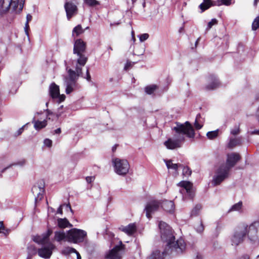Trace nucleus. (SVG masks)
Here are the masks:
<instances>
[{"instance_id": "58", "label": "nucleus", "mask_w": 259, "mask_h": 259, "mask_svg": "<svg viewBox=\"0 0 259 259\" xmlns=\"http://www.w3.org/2000/svg\"><path fill=\"white\" fill-rule=\"evenodd\" d=\"M132 39H133V41L134 42L136 40V38L135 37L134 31L133 30H132Z\"/></svg>"}, {"instance_id": "17", "label": "nucleus", "mask_w": 259, "mask_h": 259, "mask_svg": "<svg viewBox=\"0 0 259 259\" xmlns=\"http://www.w3.org/2000/svg\"><path fill=\"white\" fill-rule=\"evenodd\" d=\"M178 186L183 188V189L180 190L181 193L186 191L190 198L191 199L193 198L194 195L192 190V185L190 182L188 181H181L178 184Z\"/></svg>"}, {"instance_id": "23", "label": "nucleus", "mask_w": 259, "mask_h": 259, "mask_svg": "<svg viewBox=\"0 0 259 259\" xmlns=\"http://www.w3.org/2000/svg\"><path fill=\"white\" fill-rule=\"evenodd\" d=\"M32 122L34 123V127L36 130L43 128L47 125L46 120H44L43 121L35 120V117H34L33 118Z\"/></svg>"}, {"instance_id": "56", "label": "nucleus", "mask_w": 259, "mask_h": 259, "mask_svg": "<svg viewBox=\"0 0 259 259\" xmlns=\"http://www.w3.org/2000/svg\"><path fill=\"white\" fill-rule=\"evenodd\" d=\"M74 253H75L76 254L77 259H81V257L80 254L76 250V252H74Z\"/></svg>"}, {"instance_id": "45", "label": "nucleus", "mask_w": 259, "mask_h": 259, "mask_svg": "<svg viewBox=\"0 0 259 259\" xmlns=\"http://www.w3.org/2000/svg\"><path fill=\"white\" fill-rule=\"evenodd\" d=\"M85 180L88 183H91L94 181L95 177H87Z\"/></svg>"}, {"instance_id": "19", "label": "nucleus", "mask_w": 259, "mask_h": 259, "mask_svg": "<svg viewBox=\"0 0 259 259\" xmlns=\"http://www.w3.org/2000/svg\"><path fill=\"white\" fill-rule=\"evenodd\" d=\"M121 249V246H116L107 254L106 258L107 259H120L122 256Z\"/></svg>"}, {"instance_id": "49", "label": "nucleus", "mask_w": 259, "mask_h": 259, "mask_svg": "<svg viewBox=\"0 0 259 259\" xmlns=\"http://www.w3.org/2000/svg\"><path fill=\"white\" fill-rule=\"evenodd\" d=\"M87 76L86 77H84V78H86V79L88 80V81H90L91 80V76L90 75V73H89V70L87 69Z\"/></svg>"}, {"instance_id": "35", "label": "nucleus", "mask_w": 259, "mask_h": 259, "mask_svg": "<svg viewBox=\"0 0 259 259\" xmlns=\"http://www.w3.org/2000/svg\"><path fill=\"white\" fill-rule=\"evenodd\" d=\"M32 16L28 14L26 16V22L25 25V31L26 34V35H28V29H29V22L32 20Z\"/></svg>"}, {"instance_id": "1", "label": "nucleus", "mask_w": 259, "mask_h": 259, "mask_svg": "<svg viewBox=\"0 0 259 259\" xmlns=\"http://www.w3.org/2000/svg\"><path fill=\"white\" fill-rule=\"evenodd\" d=\"M86 49L85 43L81 39L76 40L74 44L73 54L78 57L76 62L75 70L66 68L67 75L64 76V84L65 86V92L69 94L77 88L76 81L78 78L82 74V67L87 62L88 58L84 53Z\"/></svg>"}, {"instance_id": "6", "label": "nucleus", "mask_w": 259, "mask_h": 259, "mask_svg": "<svg viewBox=\"0 0 259 259\" xmlns=\"http://www.w3.org/2000/svg\"><path fill=\"white\" fill-rule=\"evenodd\" d=\"M247 231V225H243L236 229L231 238L232 245L236 246L242 243L246 235Z\"/></svg>"}, {"instance_id": "15", "label": "nucleus", "mask_w": 259, "mask_h": 259, "mask_svg": "<svg viewBox=\"0 0 259 259\" xmlns=\"http://www.w3.org/2000/svg\"><path fill=\"white\" fill-rule=\"evenodd\" d=\"M54 248L55 246L53 244L49 243L47 246L38 249V254L41 257L49 258L52 254V250Z\"/></svg>"}, {"instance_id": "4", "label": "nucleus", "mask_w": 259, "mask_h": 259, "mask_svg": "<svg viewBox=\"0 0 259 259\" xmlns=\"http://www.w3.org/2000/svg\"><path fill=\"white\" fill-rule=\"evenodd\" d=\"M25 0H0V14H3L10 10L17 13L22 11Z\"/></svg>"}, {"instance_id": "18", "label": "nucleus", "mask_w": 259, "mask_h": 259, "mask_svg": "<svg viewBox=\"0 0 259 259\" xmlns=\"http://www.w3.org/2000/svg\"><path fill=\"white\" fill-rule=\"evenodd\" d=\"M208 84L205 86L207 91L213 90L220 86L219 79L214 75H210L208 78Z\"/></svg>"}, {"instance_id": "41", "label": "nucleus", "mask_w": 259, "mask_h": 259, "mask_svg": "<svg viewBox=\"0 0 259 259\" xmlns=\"http://www.w3.org/2000/svg\"><path fill=\"white\" fill-rule=\"evenodd\" d=\"M240 133V128L239 125H236L231 130V134L233 135H237Z\"/></svg>"}, {"instance_id": "53", "label": "nucleus", "mask_w": 259, "mask_h": 259, "mask_svg": "<svg viewBox=\"0 0 259 259\" xmlns=\"http://www.w3.org/2000/svg\"><path fill=\"white\" fill-rule=\"evenodd\" d=\"M63 205H65V204H64ZM65 206H66L67 209H68L71 212H72V208L71 207V206H70V204L69 203H68V204H65Z\"/></svg>"}, {"instance_id": "14", "label": "nucleus", "mask_w": 259, "mask_h": 259, "mask_svg": "<svg viewBox=\"0 0 259 259\" xmlns=\"http://www.w3.org/2000/svg\"><path fill=\"white\" fill-rule=\"evenodd\" d=\"M76 4L77 3L72 2H65L64 8L68 20H70L71 18L77 13L78 9Z\"/></svg>"}, {"instance_id": "32", "label": "nucleus", "mask_w": 259, "mask_h": 259, "mask_svg": "<svg viewBox=\"0 0 259 259\" xmlns=\"http://www.w3.org/2000/svg\"><path fill=\"white\" fill-rule=\"evenodd\" d=\"M84 3L89 7H94L100 5L99 2L96 0H83Z\"/></svg>"}, {"instance_id": "60", "label": "nucleus", "mask_w": 259, "mask_h": 259, "mask_svg": "<svg viewBox=\"0 0 259 259\" xmlns=\"http://www.w3.org/2000/svg\"><path fill=\"white\" fill-rule=\"evenodd\" d=\"M242 259H250V257L248 255H245L242 256Z\"/></svg>"}, {"instance_id": "48", "label": "nucleus", "mask_w": 259, "mask_h": 259, "mask_svg": "<svg viewBox=\"0 0 259 259\" xmlns=\"http://www.w3.org/2000/svg\"><path fill=\"white\" fill-rule=\"evenodd\" d=\"M249 133L250 135H259V129L250 131Z\"/></svg>"}, {"instance_id": "59", "label": "nucleus", "mask_w": 259, "mask_h": 259, "mask_svg": "<svg viewBox=\"0 0 259 259\" xmlns=\"http://www.w3.org/2000/svg\"><path fill=\"white\" fill-rule=\"evenodd\" d=\"M256 116L257 117L258 121L259 122V106H258V107L257 111H256Z\"/></svg>"}, {"instance_id": "11", "label": "nucleus", "mask_w": 259, "mask_h": 259, "mask_svg": "<svg viewBox=\"0 0 259 259\" xmlns=\"http://www.w3.org/2000/svg\"><path fill=\"white\" fill-rule=\"evenodd\" d=\"M161 205V201L152 200L147 202L144 210L146 211V215L148 219L151 218V215L158 211Z\"/></svg>"}, {"instance_id": "22", "label": "nucleus", "mask_w": 259, "mask_h": 259, "mask_svg": "<svg viewBox=\"0 0 259 259\" xmlns=\"http://www.w3.org/2000/svg\"><path fill=\"white\" fill-rule=\"evenodd\" d=\"M160 207H162L165 211L171 212L174 210L175 204L172 201L164 200L161 201Z\"/></svg>"}, {"instance_id": "30", "label": "nucleus", "mask_w": 259, "mask_h": 259, "mask_svg": "<svg viewBox=\"0 0 259 259\" xmlns=\"http://www.w3.org/2000/svg\"><path fill=\"white\" fill-rule=\"evenodd\" d=\"M242 207V201H239L237 203H235L229 210V212L231 211H238L241 209Z\"/></svg>"}, {"instance_id": "42", "label": "nucleus", "mask_w": 259, "mask_h": 259, "mask_svg": "<svg viewBox=\"0 0 259 259\" xmlns=\"http://www.w3.org/2000/svg\"><path fill=\"white\" fill-rule=\"evenodd\" d=\"M139 39L141 42H143L147 40L149 37V34L148 33H144L139 36Z\"/></svg>"}, {"instance_id": "36", "label": "nucleus", "mask_w": 259, "mask_h": 259, "mask_svg": "<svg viewBox=\"0 0 259 259\" xmlns=\"http://www.w3.org/2000/svg\"><path fill=\"white\" fill-rule=\"evenodd\" d=\"M157 89L156 85L153 84L151 85L147 86L145 88V90L147 94H152Z\"/></svg>"}, {"instance_id": "61", "label": "nucleus", "mask_w": 259, "mask_h": 259, "mask_svg": "<svg viewBox=\"0 0 259 259\" xmlns=\"http://www.w3.org/2000/svg\"><path fill=\"white\" fill-rule=\"evenodd\" d=\"M72 2L73 3H76V0H66V2Z\"/></svg>"}, {"instance_id": "31", "label": "nucleus", "mask_w": 259, "mask_h": 259, "mask_svg": "<svg viewBox=\"0 0 259 259\" xmlns=\"http://www.w3.org/2000/svg\"><path fill=\"white\" fill-rule=\"evenodd\" d=\"M219 130H217L213 131L208 132L206 134V136L209 140H213L219 136Z\"/></svg>"}, {"instance_id": "39", "label": "nucleus", "mask_w": 259, "mask_h": 259, "mask_svg": "<svg viewBox=\"0 0 259 259\" xmlns=\"http://www.w3.org/2000/svg\"><path fill=\"white\" fill-rule=\"evenodd\" d=\"M218 21L217 19L214 18L208 23L207 26L206 30L207 31L209 30L213 25L218 24Z\"/></svg>"}, {"instance_id": "12", "label": "nucleus", "mask_w": 259, "mask_h": 259, "mask_svg": "<svg viewBox=\"0 0 259 259\" xmlns=\"http://www.w3.org/2000/svg\"><path fill=\"white\" fill-rule=\"evenodd\" d=\"M232 0H217L212 1L211 0H203V2L199 5L200 9L202 12L208 9L211 6H230L231 4Z\"/></svg>"}, {"instance_id": "29", "label": "nucleus", "mask_w": 259, "mask_h": 259, "mask_svg": "<svg viewBox=\"0 0 259 259\" xmlns=\"http://www.w3.org/2000/svg\"><path fill=\"white\" fill-rule=\"evenodd\" d=\"M166 165L168 169H173L177 170L179 167H182V165L179 163H172L171 160L166 161Z\"/></svg>"}, {"instance_id": "16", "label": "nucleus", "mask_w": 259, "mask_h": 259, "mask_svg": "<svg viewBox=\"0 0 259 259\" xmlns=\"http://www.w3.org/2000/svg\"><path fill=\"white\" fill-rule=\"evenodd\" d=\"M240 159V156L237 153H231L227 155L226 164L225 165L229 168V171Z\"/></svg>"}, {"instance_id": "7", "label": "nucleus", "mask_w": 259, "mask_h": 259, "mask_svg": "<svg viewBox=\"0 0 259 259\" xmlns=\"http://www.w3.org/2000/svg\"><path fill=\"white\" fill-rule=\"evenodd\" d=\"M112 162L117 174L125 176L128 172L130 166L127 160L116 158L113 159Z\"/></svg>"}, {"instance_id": "37", "label": "nucleus", "mask_w": 259, "mask_h": 259, "mask_svg": "<svg viewBox=\"0 0 259 259\" xmlns=\"http://www.w3.org/2000/svg\"><path fill=\"white\" fill-rule=\"evenodd\" d=\"M259 27V16L256 17L252 23V29L256 30Z\"/></svg>"}, {"instance_id": "51", "label": "nucleus", "mask_w": 259, "mask_h": 259, "mask_svg": "<svg viewBox=\"0 0 259 259\" xmlns=\"http://www.w3.org/2000/svg\"><path fill=\"white\" fill-rule=\"evenodd\" d=\"M23 130H24L23 127L20 128L17 132V136L21 135L22 134V133L23 132Z\"/></svg>"}, {"instance_id": "25", "label": "nucleus", "mask_w": 259, "mask_h": 259, "mask_svg": "<svg viewBox=\"0 0 259 259\" xmlns=\"http://www.w3.org/2000/svg\"><path fill=\"white\" fill-rule=\"evenodd\" d=\"M241 139L240 138H231L228 143V147L232 148L236 146L241 145Z\"/></svg>"}, {"instance_id": "40", "label": "nucleus", "mask_w": 259, "mask_h": 259, "mask_svg": "<svg viewBox=\"0 0 259 259\" xmlns=\"http://www.w3.org/2000/svg\"><path fill=\"white\" fill-rule=\"evenodd\" d=\"M195 228L196 231L198 233H201L204 230V226L202 221H201L199 224L195 225Z\"/></svg>"}, {"instance_id": "57", "label": "nucleus", "mask_w": 259, "mask_h": 259, "mask_svg": "<svg viewBox=\"0 0 259 259\" xmlns=\"http://www.w3.org/2000/svg\"><path fill=\"white\" fill-rule=\"evenodd\" d=\"M61 130L60 128H58L57 129H56L55 131V134H59L61 133Z\"/></svg>"}, {"instance_id": "3", "label": "nucleus", "mask_w": 259, "mask_h": 259, "mask_svg": "<svg viewBox=\"0 0 259 259\" xmlns=\"http://www.w3.org/2000/svg\"><path fill=\"white\" fill-rule=\"evenodd\" d=\"M175 124L176 126L172 128L175 132L174 137L168 138L163 143L170 150L181 147L185 141V137L194 138L195 135L194 130L189 121H186L184 123L177 122Z\"/></svg>"}, {"instance_id": "46", "label": "nucleus", "mask_w": 259, "mask_h": 259, "mask_svg": "<svg viewBox=\"0 0 259 259\" xmlns=\"http://www.w3.org/2000/svg\"><path fill=\"white\" fill-rule=\"evenodd\" d=\"M46 111H47V118L49 119H51V116L54 115V113L52 112H51L49 109H47Z\"/></svg>"}, {"instance_id": "9", "label": "nucleus", "mask_w": 259, "mask_h": 259, "mask_svg": "<svg viewBox=\"0 0 259 259\" xmlns=\"http://www.w3.org/2000/svg\"><path fill=\"white\" fill-rule=\"evenodd\" d=\"M246 234L251 243L259 245V223L254 222L247 226Z\"/></svg>"}, {"instance_id": "10", "label": "nucleus", "mask_w": 259, "mask_h": 259, "mask_svg": "<svg viewBox=\"0 0 259 259\" xmlns=\"http://www.w3.org/2000/svg\"><path fill=\"white\" fill-rule=\"evenodd\" d=\"M32 193L35 197V202L40 201L45 193V182L43 180L38 181L32 187Z\"/></svg>"}, {"instance_id": "8", "label": "nucleus", "mask_w": 259, "mask_h": 259, "mask_svg": "<svg viewBox=\"0 0 259 259\" xmlns=\"http://www.w3.org/2000/svg\"><path fill=\"white\" fill-rule=\"evenodd\" d=\"M229 168L225 164L221 165L213 177L212 184L215 186L220 185L229 175Z\"/></svg>"}, {"instance_id": "54", "label": "nucleus", "mask_w": 259, "mask_h": 259, "mask_svg": "<svg viewBox=\"0 0 259 259\" xmlns=\"http://www.w3.org/2000/svg\"><path fill=\"white\" fill-rule=\"evenodd\" d=\"M254 99L255 100L258 101L259 100V91L257 92L254 96Z\"/></svg>"}, {"instance_id": "62", "label": "nucleus", "mask_w": 259, "mask_h": 259, "mask_svg": "<svg viewBox=\"0 0 259 259\" xmlns=\"http://www.w3.org/2000/svg\"><path fill=\"white\" fill-rule=\"evenodd\" d=\"M258 0H254V5L256 6L257 4Z\"/></svg>"}, {"instance_id": "13", "label": "nucleus", "mask_w": 259, "mask_h": 259, "mask_svg": "<svg viewBox=\"0 0 259 259\" xmlns=\"http://www.w3.org/2000/svg\"><path fill=\"white\" fill-rule=\"evenodd\" d=\"M50 94L51 97L58 103L63 101L65 99L64 95L60 94L59 87L55 83H51L50 86Z\"/></svg>"}, {"instance_id": "38", "label": "nucleus", "mask_w": 259, "mask_h": 259, "mask_svg": "<svg viewBox=\"0 0 259 259\" xmlns=\"http://www.w3.org/2000/svg\"><path fill=\"white\" fill-rule=\"evenodd\" d=\"M181 167L183 168V175L184 176L188 177L191 175L192 171L189 167L187 166H184L183 165Z\"/></svg>"}, {"instance_id": "26", "label": "nucleus", "mask_w": 259, "mask_h": 259, "mask_svg": "<svg viewBox=\"0 0 259 259\" xmlns=\"http://www.w3.org/2000/svg\"><path fill=\"white\" fill-rule=\"evenodd\" d=\"M55 239L58 242L67 239V234L64 231H56L55 233Z\"/></svg>"}, {"instance_id": "64", "label": "nucleus", "mask_w": 259, "mask_h": 259, "mask_svg": "<svg viewBox=\"0 0 259 259\" xmlns=\"http://www.w3.org/2000/svg\"><path fill=\"white\" fill-rule=\"evenodd\" d=\"M199 39H200V38H198L197 39V40H196V42H195V45H197V44H198V41H199Z\"/></svg>"}, {"instance_id": "27", "label": "nucleus", "mask_w": 259, "mask_h": 259, "mask_svg": "<svg viewBox=\"0 0 259 259\" xmlns=\"http://www.w3.org/2000/svg\"><path fill=\"white\" fill-rule=\"evenodd\" d=\"M203 119H202L200 114H198L196 117L194 126L197 130H200L203 126Z\"/></svg>"}, {"instance_id": "52", "label": "nucleus", "mask_w": 259, "mask_h": 259, "mask_svg": "<svg viewBox=\"0 0 259 259\" xmlns=\"http://www.w3.org/2000/svg\"><path fill=\"white\" fill-rule=\"evenodd\" d=\"M62 206L63 205H61L58 209L57 210V213H60L61 214H62L63 213V210H62Z\"/></svg>"}, {"instance_id": "28", "label": "nucleus", "mask_w": 259, "mask_h": 259, "mask_svg": "<svg viewBox=\"0 0 259 259\" xmlns=\"http://www.w3.org/2000/svg\"><path fill=\"white\" fill-rule=\"evenodd\" d=\"M84 30L82 29L81 25H78L75 27L72 30V35L73 36H78L80 34L84 32Z\"/></svg>"}, {"instance_id": "55", "label": "nucleus", "mask_w": 259, "mask_h": 259, "mask_svg": "<svg viewBox=\"0 0 259 259\" xmlns=\"http://www.w3.org/2000/svg\"><path fill=\"white\" fill-rule=\"evenodd\" d=\"M5 228L3 222H0V233L2 230H4Z\"/></svg>"}, {"instance_id": "47", "label": "nucleus", "mask_w": 259, "mask_h": 259, "mask_svg": "<svg viewBox=\"0 0 259 259\" xmlns=\"http://www.w3.org/2000/svg\"><path fill=\"white\" fill-rule=\"evenodd\" d=\"M133 65V63L131 62H127L124 66V69L127 70L128 69L132 66Z\"/></svg>"}, {"instance_id": "24", "label": "nucleus", "mask_w": 259, "mask_h": 259, "mask_svg": "<svg viewBox=\"0 0 259 259\" xmlns=\"http://www.w3.org/2000/svg\"><path fill=\"white\" fill-rule=\"evenodd\" d=\"M58 226L60 228H65L66 227H72V225L71 224L67 219L59 218L57 220Z\"/></svg>"}, {"instance_id": "2", "label": "nucleus", "mask_w": 259, "mask_h": 259, "mask_svg": "<svg viewBox=\"0 0 259 259\" xmlns=\"http://www.w3.org/2000/svg\"><path fill=\"white\" fill-rule=\"evenodd\" d=\"M159 228L162 240L167 242L166 247L162 253L158 250L153 251L147 259H162L164 255L182 253L186 247L184 240L180 238L176 241H174L175 237L173 236L171 228L165 222H160Z\"/></svg>"}, {"instance_id": "43", "label": "nucleus", "mask_w": 259, "mask_h": 259, "mask_svg": "<svg viewBox=\"0 0 259 259\" xmlns=\"http://www.w3.org/2000/svg\"><path fill=\"white\" fill-rule=\"evenodd\" d=\"M63 106L62 105L58 109V111L56 114V117L57 118H58L60 116H61V115L62 114V113H63Z\"/></svg>"}, {"instance_id": "44", "label": "nucleus", "mask_w": 259, "mask_h": 259, "mask_svg": "<svg viewBox=\"0 0 259 259\" xmlns=\"http://www.w3.org/2000/svg\"><path fill=\"white\" fill-rule=\"evenodd\" d=\"M44 144L49 147H50L52 146V141L49 139H46L45 140H44Z\"/></svg>"}, {"instance_id": "50", "label": "nucleus", "mask_w": 259, "mask_h": 259, "mask_svg": "<svg viewBox=\"0 0 259 259\" xmlns=\"http://www.w3.org/2000/svg\"><path fill=\"white\" fill-rule=\"evenodd\" d=\"M194 259H202V256L201 254L198 253H196V255Z\"/></svg>"}, {"instance_id": "5", "label": "nucleus", "mask_w": 259, "mask_h": 259, "mask_svg": "<svg viewBox=\"0 0 259 259\" xmlns=\"http://www.w3.org/2000/svg\"><path fill=\"white\" fill-rule=\"evenodd\" d=\"M87 237L86 231L79 229L73 228L67 231V240L74 243L83 242Z\"/></svg>"}, {"instance_id": "33", "label": "nucleus", "mask_w": 259, "mask_h": 259, "mask_svg": "<svg viewBox=\"0 0 259 259\" xmlns=\"http://www.w3.org/2000/svg\"><path fill=\"white\" fill-rule=\"evenodd\" d=\"M202 206L200 204H197L191 211L192 216L198 215L201 210Z\"/></svg>"}, {"instance_id": "34", "label": "nucleus", "mask_w": 259, "mask_h": 259, "mask_svg": "<svg viewBox=\"0 0 259 259\" xmlns=\"http://www.w3.org/2000/svg\"><path fill=\"white\" fill-rule=\"evenodd\" d=\"M74 252H76V249L70 247H66L62 251V253L64 255H68L70 253H74Z\"/></svg>"}, {"instance_id": "20", "label": "nucleus", "mask_w": 259, "mask_h": 259, "mask_svg": "<svg viewBox=\"0 0 259 259\" xmlns=\"http://www.w3.org/2000/svg\"><path fill=\"white\" fill-rule=\"evenodd\" d=\"M52 231H48L46 234L34 236L33 237V241L38 244H45L48 242L49 237Z\"/></svg>"}, {"instance_id": "63", "label": "nucleus", "mask_w": 259, "mask_h": 259, "mask_svg": "<svg viewBox=\"0 0 259 259\" xmlns=\"http://www.w3.org/2000/svg\"><path fill=\"white\" fill-rule=\"evenodd\" d=\"M116 146L115 145L113 147L112 150L114 151L116 150Z\"/></svg>"}, {"instance_id": "21", "label": "nucleus", "mask_w": 259, "mask_h": 259, "mask_svg": "<svg viewBox=\"0 0 259 259\" xmlns=\"http://www.w3.org/2000/svg\"><path fill=\"white\" fill-rule=\"evenodd\" d=\"M119 229L130 236L134 234L137 230L134 224H130L126 226H122L119 228Z\"/></svg>"}]
</instances>
